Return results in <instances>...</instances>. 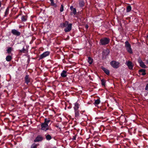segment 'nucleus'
I'll return each mask as SVG.
<instances>
[{"label": "nucleus", "instance_id": "obj_1", "mask_svg": "<svg viewBox=\"0 0 148 148\" xmlns=\"http://www.w3.org/2000/svg\"><path fill=\"white\" fill-rule=\"evenodd\" d=\"M109 39L106 38H102L100 40V42L102 45L107 44L109 43Z\"/></svg>", "mask_w": 148, "mask_h": 148}, {"label": "nucleus", "instance_id": "obj_2", "mask_svg": "<svg viewBox=\"0 0 148 148\" xmlns=\"http://www.w3.org/2000/svg\"><path fill=\"white\" fill-rule=\"evenodd\" d=\"M111 66L114 68H117L119 67V63L118 62H116L114 61H112L110 62Z\"/></svg>", "mask_w": 148, "mask_h": 148}, {"label": "nucleus", "instance_id": "obj_3", "mask_svg": "<svg viewBox=\"0 0 148 148\" xmlns=\"http://www.w3.org/2000/svg\"><path fill=\"white\" fill-rule=\"evenodd\" d=\"M41 129L42 130L45 131L49 129L48 125L47 124L45 123H43L41 125Z\"/></svg>", "mask_w": 148, "mask_h": 148}, {"label": "nucleus", "instance_id": "obj_4", "mask_svg": "<svg viewBox=\"0 0 148 148\" xmlns=\"http://www.w3.org/2000/svg\"><path fill=\"white\" fill-rule=\"evenodd\" d=\"M49 54V51H46L40 55V59H41L43 58L46 57L47 56H48Z\"/></svg>", "mask_w": 148, "mask_h": 148}, {"label": "nucleus", "instance_id": "obj_5", "mask_svg": "<svg viewBox=\"0 0 148 148\" xmlns=\"http://www.w3.org/2000/svg\"><path fill=\"white\" fill-rule=\"evenodd\" d=\"M126 64L128 66L130 69H132L133 67V65L132 63L130 61H128L126 62Z\"/></svg>", "mask_w": 148, "mask_h": 148}, {"label": "nucleus", "instance_id": "obj_6", "mask_svg": "<svg viewBox=\"0 0 148 148\" xmlns=\"http://www.w3.org/2000/svg\"><path fill=\"white\" fill-rule=\"evenodd\" d=\"M72 24L70 23L67 25V27L64 29V31L66 32H68L70 31L71 29Z\"/></svg>", "mask_w": 148, "mask_h": 148}, {"label": "nucleus", "instance_id": "obj_7", "mask_svg": "<svg viewBox=\"0 0 148 148\" xmlns=\"http://www.w3.org/2000/svg\"><path fill=\"white\" fill-rule=\"evenodd\" d=\"M12 32L14 35H16L17 36H19L21 34V33L20 32L15 29L12 30Z\"/></svg>", "mask_w": 148, "mask_h": 148}, {"label": "nucleus", "instance_id": "obj_8", "mask_svg": "<svg viewBox=\"0 0 148 148\" xmlns=\"http://www.w3.org/2000/svg\"><path fill=\"white\" fill-rule=\"evenodd\" d=\"M110 51L109 49H107L105 50H104L103 53V58L104 59V56H107L109 53Z\"/></svg>", "mask_w": 148, "mask_h": 148}, {"label": "nucleus", "instance_id": "obj_9", "mask_svg": "<svg viewBox=\"0 0 148 148\" xmlns=\"http://www.w3.org/2000/svg\"><path fill=\"white\" fill-rule=\"evenodd\" d=\"M42 139L43 138L42 137L40 136H38L34 140V141L35 142H38L41 141Z\"/></svg>", "mask_w": 148, "mask_h": 148}, {"label": "nucleus", "instance_id": "obj_10", "mask_svg": "<svg viewBox=\"0 0 148 148\" xmlns=\"http://www.w3.org/2000/svg\"><path fill=\"white\" fill-rule=\"evenodd\" d=\"M74 109L75 110V116L77 117L79 116V111L78 110V107L77 108L74 107Z\"/></svg>", "mask_w": 148, "mask_h": 148}, {"label": "nucleus", "instance_id": "obj_11", "mask_svg": "<svg viewBox=\"0 0 148 148\" xmlns=\"http://www.w3.org/2000/svg\"><path fill=\"white\" fill-rule=\"evenodd\" d=\"M102 69L106 73V74L107 75H109V74L110 71L108 70L104 67H102Z\"/></svg>", "mask_w": 148, "mask_h": 148}, {"label": "nucleus", "instance_id": "obj_12", "mask_svg": "<svg viewBox=\"0 0 148 148\" xmlns=\"http://www.w3.org/2000/svg\"><path fill=\"white\" fill-rule=\"evenodd\" d=\"M66 73V71H63L61 73V75L62 77H65L67 76Z\"/></svg>", "mask_w": 148, "mask_h": 148}, {"label": "nucleus", "instance_id": "obj_13", "mask_svg": "<svg viewBox=\"0 0 148 148\" xmlns=\"http://www.w3.org/2000/svg\"><path fill=\"white\" fill-rule=\"evenodd\" d=\"M69 25V22L67 21H66L64 23L61 24V25L62 27H66L67 25Z\"/></svg>", "mask_w": 148, "mask_h": 148}, {"label": "nucleus", "instance_id": "obj_14", "mask_svg": "<svg viewBox=\"0 0 148 148\" xmlns=\"http://www.w3.org/2000/svg\"><path fill=\"white\" fill-rule=\"evenodd\" d=\"M145 71L146 70L145 69H142L140 70L139 72H142V75H144L146 74V73H145Z\"/></svg>", "mask_w": 148, "mask_h": 148}, {"label": "nucleus", "instance_id": "obj_15", "mask_svg": "<svg viewBox=\"0 0 148 148\" xmlns=\"http://www.w3.org/2000/svg\"><path fill=\"white\" fill-rule=\"evenodd\" d=\"M126 48L128 52H129L130 53H132V49L131 47V46L128 47H127Z\"/></svg>", "mask_w": 148, "mask_h": 148}, {"label": "nucleus", "instance_id": "obj_16", "mask_svg": "<svg viewBox=\"0 0 148 148\" xmlns=\"http://www.w3.org/2000/svg\"><path fill=\"white\" fill-rule=\"evenodd\" d=\"M25 82L26 83L28 84V83L29 82V80L28 78V76L26 75L25 77Z\"/></svg>", "mask_w": 148, "mask_h": 148}, {"label": "nucleus", "instance_id": "obj_17", "mask_svg": "<svg viewBox=\"0 0 148 148\" xmlns=\"http://www.w3.org/2000/svg\"><path fill=\"white\" fill-rule=\"evenodd\" d=\"M92 60H93L91 58H90V57H88V62H89V63L90 64H92Z\"/></svg>", "mask_w": 148, "mask_h": 148}, {"label": "nucleus", "instance_id": "obj_18", "mask_svg": "<svg viewBox=\"0 0 148 148\" xmlns=\"http://www.w3.org/2000/svg\"><path fill=\"white\" fill-rule=\"evenodd\" d=\"M79 5L80 7H82L84 6V2L83 0H81L79 2Z\"/></svg>", "mask_w": 148, "mask_h": 148}, {"label": "nucleus", "instance_id": "obj_19", "mask_svg": "<svg viewBox=\"0 0 148 148\" xmlns=\"http://www.w3.org/2000/svg\"><path fill=\"white\" fill-rule=\"evenodd\" d=\"M6 60L8 61H10L12 59V57L10 56H7L6 58Z\"/></svg>", "mask_w": 148, "mask_h": 148}, {"label": "nucleus", "instance_id": "obj_20", "mask_svg": "<svg viewBox=\"0 0 148 148\" xmlns=\"http://www.w3.org/2000/svg\"><path fill=\"white\" fill-rule=\"evenodd\" d=\"M139 64L140 66H141L142 68H145L146 67V65L144 64V62H142L140 63Z\"/></svg>", "mask_w": 148, "mask_h": 148}, {"label": "nucleus", "instance_id": "obj_21", "mask_svg": "<svg viewBox=\"0 0 148 148\" xmlns=\"http://www.w3.org/2000/svg\"><path fill=\"white\" fill-rule=\"evenodd\" d=\"M131 46L129 44L128 41H126L125 42V46L126 47H128Z\"/></svg>", "mask_w": 148, "mask_h": 148}, {"label": "nucleus", "instance_id": "obj_22", "mask_svg": "<svg viewBox=\"0 0 148 148\" xmlns=\"http://www.w3.org/2000/svg\"><path fill=\"white\" fill-rule=\"evenodd\" d=\"M131 10V7L130 5H129L127 7V12H130Z\"/></svg>", "mask_w": 148, "mask_h": 148}, {"label": "nucleus", "instance_id": "obj_23", "mask_svg": "<svg viewBox=\"0 0 148 148\" xmlns=\"http://www.w3.org/2000/svg\"><path fill=\"white\" fill-rule=\"evenodd\" d=\"M46 138L47 140H50L51 139V136L49 134L47 135L46 136Z\"/></svg>", "mask_w": 148, "mask_h": 148}, {"label": "nucleus", "instance_id": "obj_24", "mask_svg": "<svg viewBox=\"0 0 148 148\" xmlns=\"http://www.w3.org/2000/svg\"><path fill=\"white\" fill-rule=\"evenodd\" d=\"M26 16H23L21 18V20L22 21H24L26 20Z\"/></svg>", "mask_w": 148, "mask_h": 148}, {"label": "nucleus", "instance_id": "obj_25", "mask_svg": "<svg viewBox=\"0 0 148 148\" xmlns=\"http://www.w3.org/2000/svg\"><path fill=\"white\" fill-rule=\"evenodd\" d=\"M100 102V100L99 99H98L95 100L94 103L95 104H98Z\"/></svg>", "mask_w": 148, "mask_h": 148}, {"label": "nucleus", "instance_id": "obj_26", "mask_svg": "<svg viewBox=\"0 0 148 148\" xmlns=\"http://www.w3.org/2000/svg\"><path fill=\"white\" fill-rule=\"evenodd\" d=\"M9 9H8V8H7L5 12V15H4V16H6L8 14V12H9Z\"/></svg>", "mask_w": 148, "mask_h": 148}, {"label": "nucleus", "instance_id": "obj_27", "mask_svg": "<svg viewBox=\"0 0 148 148\" xmlns=\"http://www.w3.org/2000/svg\"><path fill=\"white\" fill-rule=\"evenodd\" d=\"M101 82L102 85L103 86H105V82L104 79H102L101 80Z\"/></svg>", "mask_w": 148, "mask_h": 148}, {"label": "nucleus", "instance_id": "obj_28", "mask_svg": "<svg viewBox=\"0 0 148 148\" xmlns=\"http://www.w3.org/2000/svg\"><path fill=\"white\" fill-rule=\"evenodd\" d=\"M11 50L12 48L11 47H9L7 50V52L8 53H10L11 52Z\"/></svg>", "mask_w": 148, "mask_h": 148}, {"label": "nucleus", "instance_id": "obj_29", "mask_svg": "<svg viewBox=\"0 0 148 148\" xmlns=\"http://www.w3.org/2000/svg\"><path fill=\"white\" fill-rule=\"evenodd\" d=\"M50 120H49L47 119H45V121L44 123L48 124V123L50 122Z\"/></svg>", "mask_w": 148, "mask_h": 148}, {"label": "nucleus", "instance_id": "obj_30", "mask_svg": "<svg viewBox=\"0 0 148 148\" xmlns=\"http://www.w3.org/2000/svg\"><path fill=\"white\" fill-rule=\"evenodd\" d=\"M63 10H64V6L62 5H61V7L60 9V11L61 12H62L63 11Z\"/></svg>", "mask_w": 148, "mask_h": 148}, {"label": "nucleus", "instance_id": "obj_31", "mask_svg": "<svg viewBox=\"0 0 148 148\" xmlns=\"http://www.w3.org/2000/svg\"><path fill=\"white\" fill-rule=\"evenodd\" d=\"M73 13L74 14H75L76 13V10L75 8H73Z\"/></svg>", "mask_w": 148, "mask_h": 148}, {"label": "nucleus", "instance_id": "obj_32", "mask_svg": "<svg viewBox=\"0 0 148 148\" xmlns=\"http://www.w3.org/2000/svg\"><path fill=\"white\" fill-rule=\"evenodd\" d=\"M37 145L35 144H33L31 147V148H36Z\"/></svg>", "mask_w": 148, "mask_h": 148}, {"label": "nucleus", "instance_id": "obj_33", "mask_svg": "<svg viewBox=\"0 0 148 148\" xmlns=\"http://www.w3.org/2000/svg\"><path fill=\"white\" fill-rule=\"evenodd\" d=\"M79 105L77 103H76L75 104V107H74L77 108L78 107V108H79Z\"/></svg>", "mask_w": 148, "mask_h": 148}, {"label": "nucleus", "instance_id": "obj_34", "mask_svg": "<svg viewBox=\"0 0 148 148\" xmlns=\"http://www.w3.org/2000/svg\"><path fill=\"white\" fill-rule=\"evenodd\" d=\"M25 51V49L24 47H23V48L22 50H20V52H23V51Z\"/></svg>", "mask_w": 148, "mask_h": 148}, {"label": "nucleus", "instance_id": "obj_35", "mask_svg": "<svg viewBox=\"0 0 148 148\" xmlns=\"http://www.w3.org/2000/svg\"><path fill=\"white\" fill-rule=\"evenodd\" d=\"M138 61L139 64L142 62L141 60V59L140 58H139L138 59Z\"/></svg>", "mask_w": 148, "mask_h": 148}, {"label": "nucleus", "instance_id": "obj_36", "mask_svg": "<svg viewBox=\"0 0 148 148\" xmlns=\"http://www.w3.org/2000/svg\"><path fill=\"white\" fill-rule=\"evenodd\" d=\"M145 89L146 90H148V84H147V85L146 86Z\"/></svg>", "mask_w": 148, "mask_h": 148}, {"label": "nucleus", "instance_id": "obj_37", "mask_svg": "<svg viewBox=\"0 0 148 148\" xmlns=\"http://www.w3.org/2000/svg\"><path fill=\"white\" fill-rule=\"evenodd\" d=\"M51 1V4L53 5H55V4L54 3L53 1Z\"/></svg>", "mask_w": 148, "mask_h": 148}, {"label": "nucleus", "instance_id": "obj_38", "mask_svg": "<svg viewBox=\"0 0 148 148\" xmlns=\"http://www.w3.org/2000/svg\"><path fill=\"white\" fill-rule=\"evenodd\" d=\"M76 136L75 135L73 137L72 139L73 140H75L76 139Z\"/></svg>", "mask_w": 148, "mask_h": 148}, {"label": "nucleus", "instance_id": "obj_39", "mask_svg": "<svg viewBox=\"0 0 148 148\" xmlns=\"http://www.w3.org/2000/svg\"><path fill=\"white\" fill-rule=\"evenodd\" d=\"M70 9H71V10H72V9H73V7L72 6H71L70 7Z\"/></svg>", "mask_w": 148, "mask_h": 148}, {"label": "nucleus", "instance_id": "obj_40", "mask_svg": "<svg viewBox=\"0 0 148 148\" xmlns=\"http://www.w3.org/2000/svg\"><path fill=\"white\" fill-rule=\"evenodd\" d=\"M88 26L87 25H86V29H87V28H88Z\"/></svg>", "mask_w": 148, "mask_h": 148}, {"label": "nucleus", "instance_id": "obj_41", "mask_svg": "<svg viewBox=\"0 0 148 148\" xmlns=\"http://www.w3.org/2000/svg\"><path fill=\"white\" fill-rule=\"evenodd\" d=\"M1 1H0V7H1Z\"/></svg>", "mask_w": 148, "mask_h": 148}, {"label": "nucleus", "instance_id": "obj_42", "mask_svg": "<svg viewBox=\"0 0 148 148\" xmlns=\"http://www.w3.org/2000/svg\"><path fill=\"white\" fill-rule=\"evenodd\" d=\"M147 63H148V61H147Z\"/></svg>", "mask_w": 148, "mask_h": 148}, {"label": "nucleus", "instance_id": "obj_43", "mask_svg": "<svg viewBox=\"0 0 148 148\" xmlns=\"http://www.w3.org/2000/svg\"><path fill=\"white\" fill-rule=\"evenodd\" d=\"M51 1H53V0H50Z\"/></svg>", "mask_w": 148, "mask_h": 148}, {"label": "nucleus", "instance_id": "obj_44", "mask_svg": "<svg viewBox=\"0 0 148 148\" xmlns=\"http://www.w3.org/2000/svg\"><path fill=\"white\" fill-rule=\"evenodd\" d=\"M53 148H56V147H53Z\"/></svg>", "mask_w": 148, "mask_h": 148}]
</instances>
